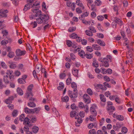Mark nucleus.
I'll return each mask as SVG.
<instances>
[{
  "label": "nucleus",
  "mask_w": 134,
  "mask_h": 134,
  "mask_svg": "<svg viewBox=\"0 0 134 134\" xmlns=\"http://www.w3.org/2000/svg\"><path fill=\"white\" fill-rule=\"evenodd\" d=\"M39 17L36 19V22L38 24L46 23L49 19V16L47 15L43 14Z\"/></svg>",
  "instance_id": "nucleus-1"
},
{
  "label": "nucleus",
  "mask_w": 134,
  "mask_h": 134,
  "mask_svg": "<svg viewBox=\"0 0 134 134\" xmlns=\"http://www.w3.org/2000/svg\"><path fill=\"white\" fill-rule=\"evenodd\" d=\"M95 5H94L93 4H92L90 5V9H91V10L93 11H96V7H95Z\"/></svg>",
  "instance_id": "nucleus-41"
},
{
  "label": "nucleus",
  "mask_w": 134,
  "mask_h": 134,
  "mask_svg": "<svg viewBox=\"0 0 134 134\" xmlns=\"http://www.w3.org/2000/svg\"><path fill=\"white\" fill-rule=\"evenodd\" d=\"M30 119H29L27 118L26 117L24 119L23 121V124L25 125L28 126L29 127L32 126L31 124H30Z\"/></svg>",
  "instance_id": "nucleus-10"
},
{
  "label": "nucleus",
  "mask_w": 134,
  "mask_h": 134,
  "mask_svg": "<svg viewBox=\"0 0 134 134\" xmlns=\"http://www.w3.org/2000/svg\"><path fill=\"white\" fill-rule=\"evenodd\" d=\"M93 66L96 68H97L99 66L98 64V63L97 61H94L93 63Z\"/></svg>",
  "instance_id": "nucleus-54"
},
{
  "label": "nucleus",
  "mask_w": 134,
  "mask_h": 134,
  "mask_svg": "<svg viewBox=\"0 0 134 134\" xmlns=\"http://www.w3.org/2000/svg\"><path fill=\"white\" fill-rule=\"evenodd\" d=\"M98 107L96 104H93L90 108V112L91 114H97Z\"/></svg>",
  "instance_id": "nucleus-3"
},
{
  "label": "nucleus",
  "mask_w": 134,
  "mask_h": 134,
  "mask_svg": "<svg viewBox=\"0 0 134 134\" xmlns=\"http://www.w3.org/2000/svg\"><path fill=\"white\" fill-rule=\"evenodd\" d=\"M76 29V28L75 27H71L69 28L68 31L70 32H72L75 31Z\"/></svg>",
  "instance_id": "nucleus-45"
},
{
  "label": "nucleus",
  "mask_w": 134,
  "mask_h": 134,
  "mask_svg": "<svg viewBox=\"0 0 134 134\" xmlns=\"http://www.w3.org/2000/svg\"><path fill=\"white\" fill-rule=\"evenodd\" d=\"M62 102H67L69 100V97L67 96H65L64 98H62Z\"/></svg>",
  "instance_id": "nucleus-42"
},
{
  "label": "nucleus",
  "mask_w": 134,
  "mask_h": 134,
  "mask_svg": "<svg viewBox=\"0 0 134 134\" xmlns=\"http://www.w3.org/2000/svg\"><path fill=\"white\" fill-rule=\"evenodd\" d=\"M18 82L20 84H24L26 82L25 80H24L22 78H20L18 79Z\"/></svg>",
  "instance_id": "nucleus-43"
},
{
  "label": "nucleus",
  "mask_w": 134,
  "mask_h": 134,
  "mask_svg": "<svg viewBox=\"0 0 134 134\" xmlns=\"http://www.w3.org/2000/svg\"><path fill=\"white\" fill-rule=\"evenodd\" d=\"M99 97L100 100L102 102H106V98L104 95L101 94L99 95Z\"/></svg>",
  "instance_id": "nucleus-26"
},
{
  "label": "nucleus",
  "mask_w": 134,
  "mask_h": 134,
  "mask_svg": "<svg viewBox=\"0 0 134 134\" xmlns=\"http://www.w3.org/2000/svg\"><path fill=\"white\" fill-rule=\"evenodd\" d=\"M15 53L17 56H20L25 55L26 54V52L25 50L21 51L20 49H17L16 50Z\"/></svg>",
  "instance_id": "nucleus-5"
},
{
  "label": "nucleus",
  "mask_w": 134,
  "mask_h": 134,
  "mask_svg": "<svg viewBox=\"0 0 134 134\" xmlns=\"http://www.w3.org/2000/svg\"><path fill=\"white\" fill-rule=\"evenodd\" d=\"M86 53H88L89 52H91L93 51V47L90 46H88L86 48Z\"/></svg>",
  "instance_id": "nucleus-20"
},
{
  "label": "nucleus",
  "mask_w": 134,
  "mask_h": 134,
  "mask_svg": "<svg viewBox=\"0 0 134 134\" xmlns=\"http://www.w3.org/2000/svg\"><path fill=\"white\" fill-rule=\"evenodd\" d=\"M85 33L86 35L90 36H92L93 35L92 32L90 31V30H86L85 31Z\"/></svg>",
  "instance_id": "nucleus-27"
},
{
  "label": "nucleus",
  "mask_w": 134,
  "mask_h": 134,
  "mask_svg": "<svg viewBox=\"0 0 134 134\" xmlns=\"http://www.w3.org/2000/svg\"><path fill=\"white\" fill-rule=\"evenodd\" d=\"M83 98L85 102L87 104H88L91 102V98L90 96L87 94H84Z\"/></svg>",
  "instance_id": "nucleus-6"
},
{
  "label": "nucleus",
  "mask_w": 134,
  "mask_h": 134,
  "mask_svg": "<svg viewBox=\"0 0 134 134\" xmlns=\"http://www.w3.org/2000/svg\"><path fill=\"white\" fill-rule=\"evenodd\" d=\"M32 110L27 107H25L24 108L25 112L27 114H30L32 112Z\"/></svg>",
  "instance_id": "nucleus-34"
},
{
  "label": "nucleus",
  "mask_w": 134,
  "mask_h": 134,
  "mask_svg": "<svg viewBox=\"0 0 134 134\" xmlns=\"http://www.w3.org/2000/svg\"><path fill=\"white\" fill-rule=\"evenodd\" d=\"M8 63L10 64L9 67L11 69H14L16 67V65L13 63H11L10 62H8Z\"/></svg>",
  "instance_id": "nucleus-23"
},
{
  "label": "nucleus",
  "mask_w": 134,
  "mask_h": 134,
  "mask_svg": "<svg viewBox=\"0 0 134 134\" xmlns=\"http://www.w3.org/2000/svg\"><path fill=\"white\" fill-rule=\"evenodd\" d=\"M18 111L16 110H14L12 113V115L13 117H16L17 115Z\"/></svg>",
  "instance_id": "nucleus-61"
},
{
  "label": "nucleus",
  "mask_w": 134,
  "mask_h": 134,
  "mask_svg": "<svg viewBox=\"0 0 134 134\" xmlns=\"http://www.w3.org/2000/svg\"><path fill=\"white\" fill-rule=\"evenodd\" d=\"M103 78L104 80L107 81L109 82L110 81V79L109 77L107 76H103Z\"/></svg>",
  "instance_id": "nucleus-56"
},
{
  "label": "nucleus",
  "mask_w": 134,
  "mask_h": 134,
  "mask_svg": "<svg viewBox=\"0 0 134 134\" xmlns=\"http://www.w3.org/2000/svg\"><path fill=\"white\" fill-rule=\"evenodd\" d=\"M100 70L101 72L104 74H106L107 73V69L104 68H101L100 69Z\"/></svg>",
  "instance_id": "nucleus-49"
},
{
  "label": "nucleus",
  "mask_w": 134,
  "mask_h": 134,
  "mask_svg": "<svg viewBox=\"0 0 134 134\" xmlns=\"http://www.w3.org/2000/svg\"><path fill=\"white\" fill-rule=\"evenodd\" d=\"M6 86L4 85L2 82V79H0V89H2L3 88H5Z\"/></svg>",
  "instance_id": "nucleus-28"
},
{
  "label": "nucleus",
  "mask_w": 134,
  "mask_h": 134,
  "mask_svg": "<svg viewBox=\"0 0 134 134\" xmlns=\"http://www.w3.org/2000/svg\"><path fill=\"white\" fill-rule=\"evenodd\" d=\"M88 29L91 31L92 33H95L96 32V31L95 28L93 26H90L88 27Z\"/></svg>",
  "instance_id": "nucleus-40"
},
{
  "label": "nucleus",
  "mask_w": 134,
  "mask_h": 134,
  "mask_svg": "<svg viewBox=\"0 0 134 134\" xmlns=\"http://www.w3.org/2000/svg\"><path fill=\"white\" fill-rule=\"evenodd\" d=\"M97 19L98 20L100 21H102L103 20L104 17L103 16L99 15L97 16Z\"/></svg>",
  "instance_id": "nucleus-63"
},
{
  "label": "nucleus",
  "mask_w": 134,
  "mask_h": 134,
  "mask_svg": "<svg viewBox=\"0 0 134 134\" xmlns=\"http://www.w3.org/2000/svg\"><path fill=\"white\" fill-rule=\"evenodd\" d=\"M79 18L80 20H82V22L83 23L86 25L90 24V21H87L85 20L82 19L83 18L82 16L81 17H79Z\"/></svg>",
  "instance_id": "nucleus-25"
},
{
  "label": "nucleus",
  "mask_w": 134,
  "mask_h": 134,
  "mask_svg": "<svg viewBox=\"0 0 134 134\" xmlns=\"http://www.w3.org/2000/svg\"><path fill=\"white\" fill-rule=\"evenodd\" d=\"M70 73L69 74V76L70 77H68L66 80V84L67 85H69L71 81V77H70Z\"/></svg>",
  "instance_id": "nucleus-31"
},
{
  "label": "nucleus",
  "mask_w": 134,
  "mask_h": 134,
  "mask_svg": "<svg viewBox=\"0 0 134 134\" xmlns=\"http://www.w3.org/2000/svg\"><path fill=\"white\" fill-rule=\"evenodd\" d=\"M95 5L97 6L100 5L102 3V2L100 0H96L94 2Z\"/></svg>",
  "instance_id": "nucleus-32"
},
{
  "label": "nucleus",
  "mask_w": 134,
  "mask_h": 134,
  "mask_svg": "<svg viewBox=\"0 0 134 134\" xmlns=\"http://www.w3.org/2000/svg\"><path fill=\"white\" fill-rule=\"evenodd\" d=\"M87 1V5L88 7L90 8V5L92 4L93 1L92 0H86Z\"/></svg>",
  "instance_id": "nucleus-44"
},
{
  "label": "nucleus",
  "mask_w": 134,
  "mask_h": 134,
  "mask_svg": "<svg viewBox=\"0 0 134 134\" xmlns=\"http://www.w3.org/2000/svg\"><path fill=\"white\" fill-rule=\"evenodd\" d=\"M97 27L98 28V30L102 32L103 31V30L101 28V25L100 24H98L97 25Z\"/></svg>",
  "instance_id": "nucleus-62"
},
{
  "label": "nucleus",
  "mask_w": 134,
  "mask_h": 134,
  "mask_svg": "<svg viewBox=\"0 0 134 134\" xmlns=\"http://www.w3.org/2000/svg\"><path fill=\"white\" fill-rule=\"evenodd\" d=\"M33 87V85L32 84H31L28 87L25 96V97L26 98H28L33 96L32 90Z\"/></svg>",
  "instance_id": "nucleus-2"
},
{
  "label": "nucleus",
  "mask_w": 134,
  "mask_h": 134,
  "mask_svg": "<svg viewBox=\"0 0 134 134\" xmlns=\"http://www.w3.org/2000/svg\"><path fill=\"white\" fill-rule=\"evenodd\" d=\"M66 5L68 7H70L71 5L72 4V2L71 0H66Z\"/></svg>",
  "instance_id": "nucleus-59"
},
{
  "label": "nucleus",
  "mask_w": 134,
  "mask_h": 134,
  "mask_svg": "<svg viewBox=\"0 0 134 134\" xmlns=\"http://www.w3.org/2000/svg\"><path fill=\"white\" fill-rule=\"evenodd\" d=\"M76 4L79 7H81L83 9H84V7L82 3L80 0H77L76 1Z\"/></svg>",
  "instance_id": "nucleus-17"
},
{
  "label": "nucleus",
  "mask_w": 134,
  "mask_h": 134,
  "mask_svg": "<svg viewBox=\"0 0 134 134\" xmlns=\"http://www.w3.org/2000/svg\"><path fill=\"white\" fill-rule=\"evenodd\" d=\"M66 44L68 47H70L71 46L72 44V42L71 41L69 40H67L66 41Z\"/></svg>",
  "instance_id": "nucleus-39"
},
{
  "label": "nucleus",
  "mask_w": 134,
  "mask_h": 134,
  "mask_svg": "<svg viewBox=\"0 0 134 134\" xmlns=\"http://www.w3.org/2000/svg\"><path fill=\"white\" fill-rule=\"evenodd\" d=\"M17 92L18 93L19 95L21 96L23 94V92L22 89L19 87L17 88L16 90Z\"/></svg>",
  "instance_id": "nucleus-21"
},
{
  "label": "nucleus",
  "mask_w": 134,
  "mask_h": 134,
  "mask_svg": "<svg viewBox=\"0 0 134 134\" xmlns=\"http://www.w3.org/2000/svg\"><path fill=\"white\" fill-rule=\"evenodd\" d=\"M35 1V0H27V4L29 5V6L30 7H31V6H32L31 4L33 3Z\"/></svg>",
  "instance_id": "nucleus-46"
},
{
  "label": "nucleus",
  "mask_w": 134,
  "mask_h": 134,
  "mask_svg": "<svg viewBox=\"0 0 134 134\" xmlns=\"http://www.w3.org/2000/svg\"><path fill=\"white\" fill-rule=\"evenodd\" d=\"M13 71L12 70H7L6 74L8 76L13 75Z\"/></svg>",
  "instance_id": "nucleus-35"
},
{
  "label": "nucleus",
  "mask_w": 134,
  "mask_h": 134,
  "mask_svg": "<svg viewBox=\"0 0 134 134\" xmlns=\"http://www.w3.org/2000/svg\"><path fill=\"white\" fill-rule=\"evenodd\" d=\"M41 108H34L33 109L34 113H35L37 114L38 113L39 111L41 110Z\"/></svg>",
  "instance_id": "nucleus-53"
},
{
  "label": "nucleus",
  "mask_w": 134,
  "mask_h": 134,
  "mask_svg": "<svg viewBox=\"0 0 134 134\" xmlns=\"http://www.w3.org/2000/svg\"><path fill=\"white\" fill-rule=\"evenodd\" d=\"M14 74L16 76H18L21 75V72L17 70L15 71Z\"/></svg>",
  "instance_id": "nucleus-64"
},
{
  "label": "nucleus",
  "mask_w": 134,
  "mask_h": 134,
  "mask_svg": "<svg viewBox=\"0 0 134 134\" xmlns=\"http://www.w3.org/2000/svg\"><path fill=\"white\" fill-rule=\"evenodd\" d=\"M1 65L2 68H3L7 69V66L4 62H1Z\"/></svg>",
  "instance_id": "nucleus-48"
},
{
  "label": "nucleus",
  "mask_w": 134,
  "mask_h": 134,
  "mask_svg": "<svg viewBox=\"0 0 134 134\" xmlns=\"http://www.w3.org/2000/svg\"><path fill=\"white\" fill-rule=\"evenodd\" d=\"M64 87V85L62 82H60L59 83V86L57 87V89L59 90H62Z\"/></svg>",
  "instance_id": "nucleus-16"
},
{
  "label": "nucleus",
  "mask_w": 134,
  "mask_h": 134,
  "mask_svg": "<svg viewBox=\"0 0 134 134\" xmlns=\"http://www.w3.org/2000/svg\"><path fill=\"white\" fill-rule=\"evenodd\" d=\"M102 63V66H104L105 67H108L109 66V64L108 63V60L107 59V60H105Z\"/></svg>",
  "instance_id": "nucleus-12"
},
{
  "label": "nucleus",
  "mask_w": 134,
  "mask_h": 134,
  "mask_svg": "<svg viewBox=\"0 0 134 134\" xmlns=\"http://www.w3.org/2000/svg\"><path fill=\"white\" fill-rule=\"evenodd\" d=\"M93 48L97 51L100 50L101 49L100 47L98 45L96 44H94L92 45Z\"/></svg>",
  "instance_id": "nucleus-19"
},
{
  "label": "nucleus",
  "mask_w": 134,
  "mask_h": 134,
  "mask_svg": "<svg viewBox=\"0 0 134 134\" xmlns=\"http://www.w3.org/2000/svg\"><path fill=\"white\" fill-rule=\"evenodd\" d=\"M128 131V130L127 128L125 127H122L121 129V131L122 133H126Z\"/></svg>",
  "instance_id": "nucleus-30"
},
{
  "label": "nucleus",
  "mask_w": 134,
  "mask_h": 134,
  "mask_svg": "<svg viewBox=\"0 0 134 134\" xmlns=\"http://www.w3.org/2000/svg\"><path fill=\"white\" fill-rule=\"evenodd\" d=\"M41 10H39L38 11V12L36 13V14L35 15L34 17H36L37 16H41L43 14H41Z\"/></svg>",
  "instance_id": "nucleus-47"
},
{
  "label": "nucleus",
  "mask_w": 134,
  "mask_h": 134,
  "mask_svg": "<svg viewBox=\"0 0 134 134\" xmlns=\"http://www.w3.org/2000/svg\"><path fill=\"white\" fill-rule=\"evenodd\" d=\"M75 51L78 52V54L81 57L83 58L85 57V54L84 52L83 51L80 50L79 48H76Z\"/></svg>",
  "instance_id": "nucleus-9"
},
{
  "label": "nucleus",
  "mask_w": 134,
  "mask_h": 134,
  "mask_svg": "<svg viewBox=\"0 0 134 134\" xmlns=\"http://www.w3.org/2000/svg\"><path fill=\"white\" fill-rule=\"evenodd\" d=\"M72 73L73 75L77 76L78 75V70L76 69H73L72 71Z\"/></svg>",
  "instance_id": "nucleus-29"
},
{
  "label": "nucleus",
  "mask_w": 134,
  "mask_h": 134,
  "mask_svg": "<svg viewBox=\"0 0 134 134\" xmlns=\"http://www.w3.org/2000/svg\"><path fill=\"white\" fill-rule=\"evenodd\" d=\"M96 86L103 90H105L106 89V88L105 86L100 84L97 85H96Z\"/></svg>",
  "instance_id": "nucleus-36"
},
{
  "label": "nucleus",
  "mask_w": 134,
  "mask_h": 134,
  "mask_svg": "<svg viewBox=\"0 0 134 134\" xmlns=\"http://www.w3.org/2000/svg\"><path fill=\"white\" fill-rule=\"evenodd\" d=\"M29 127L28 126L25 125L24 128V130L26 132V134H32V133L29 131Z\"/></svg>",
  "instance_id": "nucleus-13"
},
{
  "label": "nucleus",
  "mask_w": 134,
  "mask_h": 134,
  "mask_svg": "<svg viewBox=\"0 0 134 134\" xmlns=\"http://www.w3.org/2000/svg\"><path fill=\"white\" fill-rule=\"evenodd\" d=\"M7 56L10 58H13L14 56V53L13 52H10L7 55Z\"/></svg>",
  "instance_id": "nucleus-37"
},
{
  "label": "nucleus",
  "mask_w": 134,
  "mask_h": 134,
  "mask_svg": "<svg viewBox=\"0 0 134 134\" xmlns=\"http://www.w3.org/2000/svg\"><path fill=\"white\" fill-rule=\"evenodd\" d=\"M85 56L88 59H90L92 58L93 57L92 54H88V53H86V54H85Z\"/></svg>",
  "instance_id": "nucleus-51"
},
{
  "label": "nucleus",
  "mask_w": 134,
  "mask_h": 134,
  "mask_svg": "<svg viewBox=\"0 0 134 134\" xmlns=\"http://www.w3.org/2000/svg\"><path fill=\"white\" fill-rule=\"evenodd\" d=\"M39 130L38 127L37 126H34L32 128L33 132L35 133H37L38 131Z\"/></svg>",
  "instance_id": "nucleus-38"
},
{
  "label": "nucleus",
  "mask_w": 134,
  "mask_h": 134,
  "mask_svg": "<svg viewBox=\"0 0 134 134\" xmlns=\"http://www.w3.org/2000/svg\"><path fill=\"white\" fill-rule=\"evenodd\" d=\"M77 35L75 33L71 34L69 36L72 39L76 38L77 37Z\"/></svg>",
  "instance_id": "nucleus-33"
},
{
  "label": "nucleus",
  "mask_w": 134,
  "mask_h": 134,
  "mask_svg": "<svg viewBox=\"0 0 134 134\" xmlns=\"http://www.w3.org/2000/svg\"><path fill=\"white\" fill-rule=\"evenodd\" d=\"M3 81L5 84H8L9 83V81L8 79V75L4 76L3 78Z\"/></svg>",
  "instance_id": "nucleus-22"
},
{
  "label": "nucleus",
  "mask_w": 134,
  "mask_h": 134,
  "mask_svg": "<svg viewBox=\"0 0 134 134\" xmlns=\"http://www.w3.org/2000/svg\"><path fill=\"white\" fill-rule=\"evenodd\" d=\"M96 132L94 129H92L90 130L89 134H96Z\"/></svg>",
  "instance_id": "nucleus-57"
},
{
  "label": "nucleus",
  "mask_w": 134,
  "mask_h": 134,
  "mask_svg": "<svg viewBox=\"0 0 134 134\" xmlns=\"http://www.w3.org/2000/svg\"><path fill=\"white\" fill-rule=\"evenodd\" d=\"M83 108H84L85 111L86 113H87L88 111V107L87 105H85Z\"/></svg>",
  "instance_id": "nucleus-60"
},
{
  "label": "nucleus",
  "mask_w": 134,
  "mask_h": 134,
  "mask_svg": "<svg viewBox=\"0 0 134 134\" xmlns=\"http://www.w3.org/2000/svg\"><path fill=\"white\" fill-rule=\"evenodd\" d=\"M27 105L30 107H34L36 106V104L34 102H31L28 103Z\"/></svg>",
  "instance_id": "nucleus-24"
},
{
  "label": "nucleus",
  "mask_w": 134,
  "mask_h": 134,
  "mask_svg": "<svg viewBox=\"0 0 134 134\" xmlns=\"http://www.w3.org/2000/svg\"><path fill=\"white\" fill-rule=\"evenodd\" d=\"M123 6L125 7H126L128 5V2L127 0H124L123 2Z\"/></svg>",
  "instance_id": "nucleus-55"
},
{
  "label": "nucleus",
  "mask_w": 134,
  "mask_h": 134,
  "mask_svg": "<svg viewBox=\"0 0 134 134\" xmlns=\"http://www.w3.org/2000/svg\"><path fill=\"white\" fill-rule=\"evenodd\" d=\"M97 43L98 44L102 46H105V45L104 42L100 39L97 40Z\"/></svg>",
  "instance_id": "nucleus-15"
},
{
  "label": "nucleus",
  "mask_w": 134,
  "mask_h": 134,
  "mask_svg": "<svg viewBox=\"0 0 134 134\" xmlns=\"http://www.w3.org/2000/svg\"><path fill=\"white\" fill-rule=\"evenodd\" d=\"M31 7L32 8V11L35 13H36L37 11V10L39 9V7L38 6H35V7H32V5L31 6Z\"/></svg>",
  "instance_id": "nucleus-18"
},
{
  "label": "nucleus",
  "mask_w": 134,
  "mask_h": 134,
  "mask_svg": "<svg viewBox=\"0 0 134 134\" xmlns=\"http://www.w3.org/2000/svg\"><path fill=\"white\" fill-rule=\"evenodd\" d=\"M77 86V85L75 83L72 82L71 83V87L74 89V92H77V90L76 89Z\"/></svg>",
  "instance_id": "nucleus-14"
},
{
  "label": "nucleus",
  "mask_w": 134,
  "mask_h": 134,
  "mask_svg": "<svg viewBox=\"0 0 134 134\" xmlns=\"http://www.w3.org/2000/svg\"><path fill=\"white\" fill-rule=\"evenodd\" d=\"M76 112L75 110H72L70 112V116L71 117H73L75 116Z\"/></svg>",
  "instance_id": "nucleus-58"
},
{
  "label": "nucleus",
  "mask_w": 134,
  "mask_h": 134,
  "mask_svg": "<svg viewBox=\"0 0 134 134\" xmlns=\"http://www.w3.org/2000/svg\"><path fill=\"white\" fill-rule=\"evenodd\" d=\"M73 93L72 91L69 90L68 92V95L71 98H76L77 96V92H74Z\"/></svg>",
  "instance_id": "nucleus-7"
},
{
  "label": "nucleus",
  "mask_w": 134,
  "mask_h": 134,
  "mask_svg": "<svg viewBox=\"0 0 134 134\" xmlns=\"http://www.w3.org/2000/svg\"><path fill=\"white\" fill-rule=\"evenodd\" d=\"M107 110L109 111V114L111 115L113 114V112L115 110V109L114 106H111L107 107Z\"/></svg>",
  "instance_id": "nucleus-8"
},
{
  "label": "nucleus",
  "mask_w": 134,
  "mask_h": 134,
  "mask_svg": "<svg viewBox=\"0 0 134 134\" xmlns=\"http://www.w3.org/2000/svg\"><path fill=\"white\" fill-rule=\"evenodd\" d=\"M117 119L120 121L123 120L124 119V117L121 115H119L117 117Z\"/></svg>",
  "instance_id": "nucleus-52"
},
{
  "label": "nucleus",
  "mask_w": 134,
  "mask_h": 134,
  "mask_svg": "<svg viewBox=\"0 0 134 134\" xmlns=\"http://www.w3.org/2000/svg\"><path fill=\"white\" fill-rule=\"evenodd\" d=\"M97 114H91L89 118H87L86 120V121L90 120L91 121H95L96 120V116Z\"/></svg>",
  "instance_id": "nucleus-4"
},
{
  "label": "nucleus",
  "mask_w": 134,
  "mask_h": 134,
  "mask_svg": "<svg viewBox=\"0 0 134 134\" xmlns=\"http://www.w3.org/2000/svg\"><path fill=\"white\" fill-rule=\"evenodd\" d=\"M66 75L65 74V71L64 70L63 72H61L59 74V76L61 79H64Z\"/></svg>",
  "instance_id": "nucleus-11"
},
{
  "label": "nucleus",
  "mask_w": 134,
  "mask_h": 134,
  "mask_svg": "<svg viewBox=\"0 0 134 134\" xmlns=\"http://www.w3.org/2000/svg\"><path fill=\"white\" fill-rule=\"evenodd\" d=\"M115 101L116 103L118 104H120L121 102V99L119 97H118L117 96H116L115 98Z\"/></svg>",
  "instance_id": "nucleus-50"
}]
</instances>
